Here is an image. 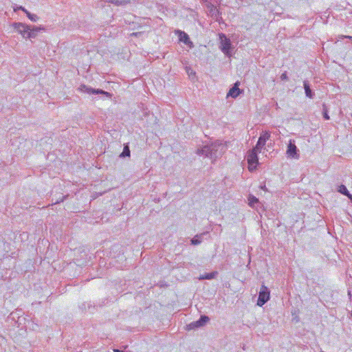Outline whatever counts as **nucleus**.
I'll return each mask as SVG.
<instances>
[{"instance_id": "1", "label": "nucleus", "mask_w": 352, "mask_h": 352, "mask_svg": "<svg viewBox=\"0 0 352 352\" xmlns=\"http://www.w3.org/2000/svg\"><path fill=\"white\" fill-rule=\"evenodd\" d=\"M261 151V149L254 147L248 155L247 161L249 170L252 171L256 168L258 164V153Z\"/></svg>"}, {"instance_id": "2", "label": "nucleus", "mask_w": 352, "mask_h": 352, "mask_svg": "<svg viewBox=\"0 0 352 352\" xmlns=\"http://www.w3.org/2000/svg\"><path fill=\"white\" fill-rule=\"evenodd\" d=\"M270 299V291L265 285L261 287L257 305L260 307L263 306Z\"/></svg>"}, {"instance_id": "3", "label": "nucleus", "mask_w": 352, "mask_h": 352, "mask_svg": "<svg viewBox=\"0 0 352 352\" xmlns=\"http://www.w3.org/2000/svg\"><path fill=\"white\" fill-rule=\"evenodd\" d=\"M14 28L20 34L23 35V37H32L33 35L32 31L30 30V28L21 23H16L13 24Z\"/></svg>"}, {"instance_id": "4", "label": "nucleus", "mask_w": 352, "mask_h": 352, "mask_svg": "<svg viewBox=\"0 0 352 352\" xmlns=\"http://www.w3.org/2000/svg\"><path fill=\"white\" fill-rule=\"evenodd\" d=\"M219 38L221 41V49L228 56H230V50L231 48V43L229 38H228L224 34H219Z\"/></svg>"}, {"instance_id": "5", "label": "nucleus", "mask_w": 352, "mask_h": 352, "mask_svg": "<svg viewBox=\"0 0 352 352\" xmlns=\"http://www.w3.org/2000/svg\"><path fill=\"white\" fill-rule=\"evenodd\" d=\"M270 133L267 131H263L261 134L255 147H256V148H259L261 150L263 148H264L267 140H268L270 139Z\"/></svg>"}, {"instance_id": "6", "label": "nucleus", "mask_w": 352, "mask_h": 352, "mask_svg": "<svg viewBox=\"0 0 352 352\" xmlns=\"http://www.w3.org/2000/svg\"><path fill=\"white\" fill-rule=\"evenodd\" d=\"M287 155H288V157L292 158L298 157V155L297 154V148L292 140L289 141V143L287 146Z\"/></svg>"}, {"instance_id": "7", "label": "nucleus", "mask_w": 352, "mask_h": 352, "mask_svg": "<svg viewBox=\"0 0 352 352\" xmlns=\"http://www.w3.org/2000/svg\"><path fill=\"white\" fill-rule=\"evenodd\" d=\"M179 39L180 41L188 45L190 47L192 46V43L190 41L188 35L182 31H178Z\"/></svg>"}, {"instance_id": "8", "label": "nucleus", "mask_w": 352, "mask_h": 352, "mask_svg": "<svg viewBox=\"0 0 352 352\" xmlns=\"http://www.w3.org/2000/svg\"><path fill=\"white\" fill-rule=\"evenodd\" d=\"M238 87H239V82H236L234 84V86L230 89L229 92L228 93L227 96L228 97L231 96L232 98L237 97L241 92L240 89Z\"/></svg>"}, {"instance_id": "9", "label": "nucleus", "mask_w": 352, "mask_h": 352, "mask_svg": "<svg viewBox=\"0 0 352 352\" xmlns=\"http://www.w3.org/2000/svg\"><path fill=\"white\" fill-rule=\"evenodd\" d=\"M208 321H209V318L208 316H201L199 320L196 321L194 324H191L190 325H193L196 327H199L203 326Z\"/></svg>"}, {"instance_id": "10", "label": "nucleus", "mask_w": 352, "mask_h": 352, "mask_svg": "<svg viewBox=\"0 0 352 352\" xmlns=\"http://www.w3.org/2000/svg\"><path fill=\"white\" fill-rule=\"evenodd\" d=\"M19 9H21L23 11H24L26 14H27V16L32 21H36L38 20V16L36 15V14H32L31 13H30L28 11H27L25 8H23V7H20Z\"/></svg>"}, {"instance_id": "11", "label": "nucleus", "mask_w": 352, "mask_h": 352, "mask_svg": "<svg viewBox=\"0 0 352 352\" xmlns=\"http://www.w3.org/2000/svg\"><path fill=\"white\" fill-rule=\"evenodd\" d=\"M87 92L88 93H91V94H104V95H109L108 92L100 90V89H87Z\"/></svg>"}, {"instance_id": "12", "label": "nucleus", "mask_w": 352, "mask_h": 352, "mask_svg": "<svg viewBox=\"0 0 352 352\" xmlns=\"http://www.w3.org/2000/svg\"><path fill=\"white\" fill-rule=\"evenodd\" d=\"M304 87H305V90L306 96L309 98H311L312 97L311 91L308 84L306 82H304Z\"/></svg>"}, {"instance_id": "13", "label": "nucleus", "mask_w": 352, "mask_h": 352, "mask_svg": "<svg viewBox=\"0 0 352 352\" xmlns=\"http://www.w3.org/2000/svg\"><path fill=\"white\" fill-rule=\"evenodd\" d=\"M217 274V272H212L210 274H207L200 277L201 279H212L214 277V276Z\"/></svg>"}, {"instance_id": "14", "label": "nucleus", "mask_w": 352, "mask_h": 352, "mask_svg": "<svg viewBox=\"0 0 352 352\" xmlns=\"http://www.w3.org/2000/svg\"><path fill=\"white\" fill-rule=\"evenodd\" d=\"M339 192L346 196L349 194L347 188L344 185H340L339 186Z\"/></svg>"}, {"instance_id": "15", "label": "nucleus", "mask_w": 352, "mask_h": 352, "mask_svg": "<svg viewBox=\"0 0 352 352\" xmlns=\"http://www.w3.org/2000/svg\"><path fill=\"white\" fill-rule=\"evenodd\" d=\"M249 205L253 206L254 204L258 201V199L254 196H250L248 198Z\"/></svg>"}, {"instance_id": "16", "label": "nucleus", "mask_w": 352, "mask_h": 352, "mask_svg": "<svg viewBox=\"0 0 352 352\" xmlns=\"http://www.w3.org/2000/svg\"><path fill=\"white\" fill-rule=\"evenodd\" d=\"M122 156H129L130 155V151L127 146H124L123 152L121 154Z\"/></svg>"}, {"instance_id": "17", "label": "nucleus", "mask_w": 352, "mask_h": 352, "mask_svg": "<svg viewBox=\"0 0 352 352\" xmlns=\"http://www.w3.org/2000/svg\"><path fill=\"white\" fill-rule=\"evenodd\" d=\"M323 116H324V119H325V120H329V115H328V113H327V109H325V110L324 111V112H323Z\"/></svg>"}, {"instance_id": "18", "label": "nucleus", "mask_w": 352, "mask_h": 352, "mask_svg": "<svg viewBox=\"0 0 352 352\" xmlns=\"http://www.w3.org/2000/svg\"><path fill=\"white\" fill-rule=\"evenodd\" d=\"M187 72H188L189 76L195 75V73L194 72H192V70L190 72V69L188 68H187Z\"/></svg>"}, {"instance_id": "19", "label": "nucleus", "mask_w": 352, "mask_h": 352, "mask_svg": "<svg viewBox=\"0 0 352 352\" xmlns=\"http://www.w3.org/2000/svg\"><path fill=\"white\" fill-rule=\"evenodd\" d=\"M280 78L282 80H286L287 78V74L285 72L282 74Z\"/></svg>"}, {"instance_id": "20", "label": "nucleus", "mask_w": 352, "mask_h": 352, "mask_svg": "<svg viewBox=\"0 0 352 352\" xmlns=\"http://www.w3.org/2000/svg\"><path fill=\"white\" fill-rule=\"evenodd\" d=\"M191 242L194 245H197V244L199 243V241L197 239H192Z\"/></svg>"}, {"instance_id": "21", "label": "nucleus", "mask_w": 352, "mask_h": 352, "mask_svg": "<svg viewBox=\"0 0 352 352\" xmlns=\"http://www.w3.org/2000/svg\"><path fill=\"white\" fill-rule=\"evenodd\" d=\"M347 197L352 201V195L351 194H349Z\"/></svg>"}, {"instance_id": "22", "label": "nucleus", "mask_w": 352, "mask_h": 352, "mask_svg": "<svg viewBox=\"0 0 352 352\" xmlns=\"http://www.w3.org/2000/svg\"><path fill=\"white\" fill-rule=\"evenodd\" d=\"M113 352H122V351H120V350H118V349H114V350H113Z\"/></svg>"}, {"instance_id": "23", "label": "nucleus", "mask_w": 352, "mask_h": 352, "mask_svg": "<svg viewBox=\"0 0 352 352\" xmlns=\"http://www.w3.org/2000/svg\"><path fill=\"white\" fill-rule=\"evenodd\" d=\"M344 37H345V38H350V39H351V40H352V36H345Z\"/></svg>"}]
</instances>
